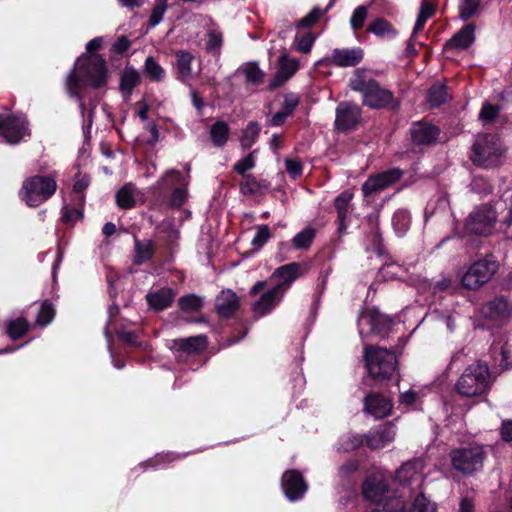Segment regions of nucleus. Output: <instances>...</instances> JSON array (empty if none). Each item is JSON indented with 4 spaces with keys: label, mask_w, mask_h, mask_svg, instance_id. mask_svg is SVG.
Wrapping results in <instances>:
<instances>
[{
    "label": "nucleus",
    "mask_w": 512,
    "mask_h": 512,
    "mask_svg": "<svg viewBox=\"0 0 512 512\" xmlns=\"http://www.w3.org/2000/svg\"><path fill=\"white\" fill-rule=\"evenodd\" d=\"M55 176L36 175L23 182L21 199L30 207H36L48 200L56 191Z\"/></svg>",
    "instance_id": "nucleus-7"
},
{
    "label": "nucleus",
    "mask_w": 512,
    "mask_h": 512,
    "mask_svg": "<svg viewBox=\"0 0 512 512\" xmlns=\"http://www.w3.org/2000/svg\"><path fill=\"white\" fill-rule=\"evenodd\" d=\"M447 99V90L446 86L442 84L433 85L428 92L427 101L430 107H438L443 104Z\"/></svg>",
    "instance_id": "nucleus-43"
},
{
    "label": "nucleus",
    "mask_w": 512,
    "mask_h": 512,
    "mask_svg": "<svg viewBox=\"0 0 512 512\" xmlns=\"http://www.w3.org/2000/svg\"><path fill=\"white\" fill-rule=\"evenodd\" d=\"M363 444V437L361 435L356 434H346L343 435L339 440V450L342 451H352L357 449Z\"/></svg>",
    "instance_id": "nucleus-49"
},
{
    "label": "nucleus",
    "mask_w": 512,
    "mask_h": 512,
    "mask_svg": "<svg viewBox=\"0 0 512 512\" xmlns=\"http://www.w3.org/2000/svg\"><path fill=\"white\" fill-rule=\"evenodd\" d=\"M303 273V266L300 263L293 262L277 268L272 274V279L277 281L276 284L283 285L285 293L291 283Z\"/></svg>",
    "instance_id": "nucleus-22"
},
{
    "label": "nucleus",
    "mask_w": 512,
    "mask_h": 512,
    "mask_svg": "<svg viewBox=\"0 0 512 512\" xmlns=\"http://www.w3.org/2000/svg\"><path fill=\"white\" fill-rule=\"evenodd\" d=\"M410 512H437V508L435 503L420 494L415 498Z\"/></svg>",
    "instance_id": "nucleus-51"
},
{
    "label": "nucleus",
    "mask_w": 512,
    "mask_h": 512,
    "mask_svg": "<svg viewBox=\"0 0 512 512\" xmlns=\"http://www.w3.org/2000/svg\"><path fill=\"white\" fill-rule=\"evenodd\" d=\"M330 7L331 4L324 10L320 7H314L305 17L299 20L297 23V28H309L313 26L319 20V18L328 11Z\"/></svg>",
    "instance_id": "nucleus-50"
},
{
    "label": "nucleus",
    "mask_w": 512,
    "mask_h": 512,
    "mask_svg": "<svg viewBox=\"0 0 512 512\" xmlns=\"http://www.w3.org/2000/svg\"><path fill=\"white\" fill-rule=\"evenodd\" d=\"M401 176L402 171L397 168L378 173L370 176L362 185L361 190L365 197L375 195L398 181Z\"/></svg>",
    "instance_id": "nucleus-14"
},
{
    "label": "nucleus",
    "mask_w": 512,
    "mask_h": 512,
    "mask_svg": "<svg viewBox=\"0 0 512 512\" xmlns=\"http://www.w3.org/2000/svg\"><path fill=\"white\" fill-rule=\"evenodd\" d=\"M175 298V293L171 288H161L152 290L146 295L147 303L150 308L161 311L171 305Z\"/></svg>",
    "instance_id": "nucleus-28"
},
{
    "label": "nucleus",
    "mask_w": 512,
    "mask_h": 512,
    "mask_svg": "<svg viewBox=\"0 0 512 512\" xmlns=\"http://www.w3.org/2000/svg\"><path fill=\"white\" fill-rule=\"evenodd\" d=\"M361 119V109L358 105L343 102L336 109L335 125L339 130L354 128Z\"/></svg>",
    "instance_id": "nucleus-18"
},
{
    "label": "nucleus",
    "mask_w": 512,
    "mask_h": 512,
    "mask_svg": "<svg viewBox=\"0 0 512 512\" xmlns=\"http://www.w3.org/2000/svg\"><path fill=\"white\" fill-rule=\"evenodd\" d=\"M187 186L176 187L169 199V205L172 207H180L186 201L187 198Z\"/></svg>",
    "instance_id": "nucleus-59"
},
{
    "label": "nucleus",
    "mask_w": 512,
    "mask_h": 512,
    "mask_svg": "<svg viewBox=\"0 0 512 512\" xmlns=\"http://www.w3.org/2000/svg\"><path fill=\"white\" fill-rule=\"evenodd\" d=\"M282 489L290 501H296L303 497L307 490V484L300 472L290 470L283 474Z\"/></svg>",
    "instance_id": "nucleus-17"
},
{
    "label": "nucleus",
    "mask_w": 512,
    "mask_h": 512,
    "mask_svg": "<svg viewBox=\"0 0 512 512\" xmlns=\"http://www.w3.org/2000/svg\"><path fill=\"white\" fill-rule=\"evenodd\" d=\"M154 251L151 240H135L134 245V263L141 265L151 259Z\"/></svg>",
    "instance_id": "nucleus-33"
},
{
    "label": "nucleus",
    "mask_w": 512,
    "mask_h": 512,
    "mask_svg": "<svg viewBox=\"0 0 512 512\" xmlns=\"http://www.w3.org/2000/svg\"><path fill=\"white\" fill-rule=\"evenodd\" d=\"M101 38H94L87 43L86 49L90 55L79 57L74 69L66 79V90L70 97L79 100L81 112H84L82 90L84 86L100 88L107 82V68L105 60L98 54H93L101 45Z\"/></svg>",
    "instance_id": "nucleus-1"
},
{
    "label": "nucleus",
    "mask_w": 512,
    "mask_h": 512,
    "mask_svg": "<svg viewBox=\"0 0 512 512\" xmlns=\"http://www.w3.org/2000/svg\"><path fill=\"white\" fill-rule=\"evenodd\" d=\"M242 72L248 83L252 85H259L263 81L264 73L254 63H249L242 68Z\"/></svg>",
    "instance_id": "nucleus-47"
},
{
    "label": "nucleus",
    "mask_w": 512,
    "mask_h": 512,
    "mask_svg": "<svg viewBox=\"0 0 512 512\" xmlns=\"http://www.w3.org/2000/svg\"><path fill=\"white\" fill-rule=\"evenodd\" d=\"M0 136L9 144H17L29 136L27 120L23 115L0 116Z\"/></svg>",
    "instance_id": "nucleus-11"
},
{
    "label": "nucleus",
    "mask_w": 512,
    "mask_h": 512,
    "mask_svg": "<svg viewBox=\"0 0 512 512\" xmlns=\"http://www.w3.org/2000/svg\"><path fill=\"white\" fill-rule=\"evenodd\" d=\"M499 113L498 106H492L489 103H485L480 111V119L485 122L493 121Z\"/></svg>",
    "instance_id": "nucleus-60"
},
{
    "label": "nucleus",
    "mask_w": 512,
    "mask_h": 512,
    "mask_svg": "<svg viewBox=\"0 0 512 512\" xmlns=\"http://www.w3.org/2000/svg\"><path fill=\"white\" fill-rule=\"evenodd\" d=\"M144 73L151 81L156 82L162 81L165 77L164 69L153 57L146 58Z\"/></svg>",
    "instance_id": "nucleus-40"
},
{
    "label": "nucleus",
    "mask_w": 512,
    "mask_h": 512,
    "mask_svg": "<svg viewBox=\"0 0 512 512\" xmlns=\"http://www.w3.org/2000/svg\"><path fill=\"white\" fill-rule=\"evenodd\" d=\"M485 453L480 445H469L453 449L450 459L453 468L463 474H473L483 466Z\"/></svg>",
    "instance_id": "nucleus-8"
},
{
    "label": "nucleus",
    "mask_w": 512,
    "mask_h": 512,
    "mask_svg": "<svg viewBox=\"0 0 512 512\" xmlns=\"http://www.w3.org/2000/svg\"><path fill=\"white\" fill-rule=\"evenodd\" d=\"M167 0H157L150 16V25L156 26L161 22L167 10Z\"/></svg>",
    "instance_id": "nucleus-55"
},
{
    "label": "nucleus",
    "mask_w": 512,
    "mask_h": 512,
    "mask_svg": "<svg viewBox=\"0 0 512 512\" xmlns=\"http://www.w3.org/2000/svg\"><path fill=\"white\" fill-rule=\"evenodd\" d=\"M434 11H435V7L431 2H429L427 0H424L422 2L420 11H419V14H418V17H417V20H416V23H415V26H414V29L412 32V36H416V34L423 29L426 21L430 17L433 16Z\"/></svg>",
    "instance_id": "nucleus-39"
},
{
    "label": "nucleus",
    "mask_w": 512,
    "mask_h": 512,
    "mask_svg": "<svg viewBox=\"0 0 512 512\" xmlns=\"http://www.w3.org/2000/svg\"><path fill=\"white\" fill-rule=\"evenodd\" d=\"M367 30L380 38H393L397 34L391 23L383 18L373 20Z\"/></svg>",
    "instance_id": "nucleus-34"
},
{
    "label": "nucleus",
    "mask_w": 512,
    "mask_h": 512,
    "mask_svg": "<svg viewBox=\"0 0 512 512\" xmlns=\"http://www.w3.org/2000/svg\"><path fill=\"white\" fill-rule=\"evenodd\" d=\"M260 133V126L256 122H249L242 132L240 144L243 149H249L256 142Z\"/></svg>",
    "instance_id": "nucleus-41"
},
{
    "label": "nucleus",
    "mask_w": 512,
    "mask_h": 512,
    "mask_svg": "<svg viewBox=\"0 0 512 512\" xmlns=\"http://www.w3.org/2000/svg\"><path fill=\"white\" fill-rule=\"evenodd\" d=\"M254 153L255 151L251 152L249 155L239 160L234 165V170L242 176L247 175L246 172L253 169L255 166L256 158L254 156Z\"/></svg>",
    "instance_id": "nucleus-56"
},
{
    "label": "nucleus",
    "mask_w": 512,
    "mask_h": 512,
    "mask_svg": "<svg viewBox=\"0 0 512 512\" xmlns=\"http://www.w3.org/2000/svg\"><path fill=\"white\" fill-rule=\"evenodd\" d=\"M418 395L413 390H408L400 395V404L410 407L416 403Z\"/></svg>",
    "instance_id": "nucleus-62"
},
{
    "label": "nucleus",
    "mask_w": 512,
    "mask_h": 512,
    "mask_svg": "<svg viewBox=\"0 0 512 512\" xmlns=\"http://www.w3.org/2000/svg\"><path fill=\"white\" fill-rule=\"evenodd\" d=\"M395 436V426L390 422H386L371 430L366 435V443L370 449L378 450L393 442Z\"/></svg>",
    "instance_id": "nucleus-16"
},
{
    "label": "nucleus",
    "mask_w": 512,
    "mask_h": 512,
    "mask_svg": "<svg viewBox=\"0 0 512 512\" xmlns=\"http://www.w3.org/2000/svg\"><path fill=\"white\" fill-rule=\"evenodd\" d=\"M368 10L366 6H358L352 13L350 25L354 31L361 29L366 21Z\"/></svg>",
    "instance_id": "nucleus-53"
},
{
    "label": "nucleus",
    "mask_w": 512,
    "mask_h": 512,
    "mask_svg": "<svg viewBox=\"0 0 512 512\" xmlns=\"http://www.w3.org/2000/svg\"><path fill=\"white\" fill-rule=\"evenodd\" d=\"M391 410V401L382 395L372 394L365 398V411L375 418L385 417Z\"/></svg>",
    "instance_id": "nucleus-25"
},
{
    "label": "nucleus",
    "mask_w": 512,
    "mask_h": 512,
    "mask_svg": "<svg viewBox=\"0 0 512 512\" xmlns=\"http://www.w3.org/2000/svg\"><path fill=\"white\" fill-rule=\"evenodd\" d=\"M175 346L185 352H199L206 348L207 338L204 335H198L175 340Z\"/></svg>",
    "instance_id": "nucleus-31"
},
{
    "label": "nucleus",
    "mask_w": 512,
    "mask_h": 512,
    "mask_svg": "<svg viewBox=\"0 0 512 512\" xmlns=\"http://www.w3.org/2000/svg\"><path fill=\"white\" fill-rule=\"evenodd\" d=\"M504 156V147L496 135H478L472 147V161L482 167L498 166Z\"/></svg>",
    "instance_id": "nucleus-5"
},
{
    "label": "nucleus",
    "mask_w": 512,
    "mask_h": 512,
    "mask_svg": "<svg viewBox=\"0 0 512 512\" xmlns=\"http://www.w3.org/2000/svg\"><path fill=\"white\" fill-rule=\"evenodd\" d=\"M139 195L136 187L128 183L116 194V202L120 208L129 209L135 205L136 197Z\"/></svg>",
    "instance_id": "nucleus-32"
},
{
    "label": "nucleus",
    "mask_w": 512,
    "mask_h": 512,
    "mask_svg": "<svg viewBox=\"0 0 512 512\" xmlns=\"http://www.w3.org/2000/svg\"><path fill=\"white\" fill-rule=\"evenodd\" d=\"M193 55L184 50L176 52V66L179 74L183 78H189L192 74Z\"/></svg>",
    "instance_id": "nucleus-36"
},
{
    "label": "nucleus",
    "mask_w": 512,
    "mask_h": 512,
    "mask_svg": "<svg viewBox=\"0 0 512 512\" xmlns=\"http://www.w3.org/2000/svg\"><path fill=\"white\" fill-rule=\"evenodd\" d=\"M496 219L497 213L490 205L477 207L465 221V233L487 236L492 233Z\"/></svg>",
    "instance_id": "nucleus-10"
},
{
    "label": "nucleus",
    "mask_w": 512,
    "mask_h": 512,
    "mask_svg": "<svg viewBox=\"0 0 512 512\" xmlns=\"http://www.w3.org/2000/svg\"><path fill=\"white\" fill-rule=\"evenodd\" d=\"M270 237L271 233L267 225L258 226L255 236L251 241V245L253 246L254 250L258 251L264 246Z\"/></svg>",
    "instance_id": "nucleus-52"
},
{
    "label": "nucleus",
    "mask_w": 512,
    "mask_h": 512,
    "mask_svg": "<svg viewBox=\"0 0 512 512\" xmlns=\"http://www.w3.org/2000/svg\"><path fill=\"white\" fill-rule=\"evenodd\" d=\"M474 31V25L467 24L445 43L444 48L446 50L467 49L474 42Z\"/></svg>",
    "instance_id": "nucleus-27"
},
{
    "label": "nucleus",
    "mask_w": 512,
    "mask_h": 512,
    "mask_svg": "<svg viewBox=\"0 0 512 512\" xmlns=\"http://www.w3.org/2000/svg\"><path fill=\"white\" fill-rule=\"evenodd\" d=\"M193 21L206 32V51L219 54L223 44V32L219 25L211 17L206 15H195Z\"/></svg>",
    "instance_id": "nucleus-12"
},
{
    "label": "nucleus",
    "mask_w": 512,
    "mask_h": 512,
    "mask_svg": "<svg viewBox=\"0 0 512 512\" xmlns=\"http://www.w3.org/2000/svg\"><path fill=\"white\" fill-rule=\"evenodd\" d=\"M53 317V307L48 303H43L37 316V324H39L40 326H46L52 321Z\"/></svg>",
    "instance_id": "nucleus-57"
},
{
    "label": "nucleus",
    "mask_w": 512,
    "mask_h": 512,
    "mask_svg": "<svg viewBox=\"0 0 512 512\" xmlns=\"http://www.w3.org/2000/svg\"><path fill=\"white\" fill-rule=\"evenodd\" d=\"M204 304L202 297L188 294L179 299V307L183 312L193 313L199 311Z\"/></svg>",
    "instance_id": "nucleus-42"
},
{
    "label": "nucleus",
    "mask_w": 512,
    "mask_h": 512,
    "mask_svg": "<svg viewBox=\"0 0 512 512\" xmlns=\"http://www.w3.org/2000/svg\"><path fill=\"white\" fill-rule=\"evenodd\" d=\"M387 319L374 308H367L358 318L359 334L380 333Z\"/></svg>",
    "instance_id": "nucleus-19"
},
{
    "label": "nucleus",
    "mask_w": 512,
    "mask_h": 512,
    "mask_svg": "<svg viewBox=\"0 0 512 512\" xmlns=\"http://www.w3.org/2000/svg\"><path fill=\"white\" fill-rule=\"evenodd\" d=\"M140 77L138 72L132 68H126L121 77V89L130 93L138 85Z\"/></svg>",
    "instance_id": "nucleus-45"
},
{
    "label": "nucleus",
    "mask_w": 512,
    "mask_h": 512,
    "mask_svg": "<svg viewBox=\"0 0 512 512\" xmlns=\"http://www.w3.org/2000/svg\"><path fill=\"white\" fill-rule=\"evenodd\" d=\"M501 436L506 442L512 441V420H506L502 422Z\"/></svg>",
    "instance_id": "nucleus-64"
},
{
    "label": "nucleus",
    "mask_w": 512,
    "mask_h": 512,
    "mask_svg": "<svg viewBox=\"0 0 512 512\" xmlns=\"http://www.w3.org/2000/svg\"><path fill=\"white\" fill-rule=\"evenodd\" d=\"M489 383L487 364L477 361L465 368L455 384V390L464 397L478 396L488 389Z\"/></svg>",
    "instance_id": "nucleus-4"
},
{
    "label": "nucleus",
    "mask_w": 512,
    "mask_h": 512,
    "mask_svg": "<svg viewBox=\"0 0 512 512\" xmlns=\"http://www.w3.org/2000/svg\"><path fill=\"white\" fill-rule=\"evenodd\" d=\"M425 461L423 459H414L404 463L396 472V479L402 486L419 488L424 480L423 470Z\"/></svg>",
    "instance_id": "nucleus-13"
},
{
    "label": "nucleus",
    "mask_w": 512,
    "mask_h": 512,
    "mask_svg": "<svg viewBox=\"0 0 512 512\" xmlns=\"http://www.w3.org/2000/svg\"><path fill=\"white\" fill-rule=\"evenodd\" d=\"M353 193L345 190L340 193L334 200V206L337 212V230L340 235L346 233L350 224L351 214L354 210L352 204Z\"/></svg>",
    "instance_id": "nucleus-15"
},
{
    "label": "nucleus",
    "mask_w": 512,
    "mask_h": 512,
    "mask_svg": "<svg viewBox=\"0 0 512 512\" xmlns=\"http://www.w3.org/2000/svg\"><path fill=\"white\" fill-rule=\"evenodd\" d=\"M28 323L24 318H18L8 323L7 333L12 339H18L28 331Z\"/></svg>",
    "instance_id": "nucleus-46"
},
{
    "label": "nucleus",
    "mask_w": 512,
    "mask_h": 512,
    "mask_svg": "<svg viewBox=\"0 0 512 512\" xmlns=\"http://www.w3.org/2000/svg\"><path fill=\"white\" fill-rule=\"evenodd\" d=\"M299 69V61L295 58H290L288 55H282L279 60V68L272 83L271 88L282 85L290 77H292Z\"/></svg>",
    "instance_id": "nucleus-24"
},
{
    "label": "nucleus",
    "mask_w": 512,
    "mask_h": 512,
    "mask_svg": "<svg viewBox=\"0 0 512 512\" xmlns=\"http://www.w3.org/2000/svg\"><path fill=\"white\" fill-rule=\"evenodd\" d=\"M229 135V127L224 121H217L210 129V136L213 144L222 147L226 144Z\"/></svg>",
    "instance_id": "nucleus-37"
},
{
    "label": "nucleus",
    "mask_w": 512,
    "mask_h": 512,
    "mask_svg": "<svg viewBox=\"0 0 512 512\" xmlns=\"http://www.w3.org/2000/svg\"><path fill=\"white\" fill-rule=\"evenodd\" d=\"M316 36L311 31L297 32L293 47L300 53L307 54L315 42Z\"/></svg>",
    "instance_id": "nucleus-35"
},
{
    "label": "nucleus",
    "mask_w": 512,
    "mask_h": 512,
    "mask_svg": "<svg viewBox=\"0 0 512 512\" xmlns=\"http://www.w3.org/2000/svg\"><path fill=\"white\" fill-rule=\"evenodd\" d=\"M363 495L366 499L375 502L372 512H404L405 501L403 496H392L387 491V484L381 473L369 476L363 483Z\"/></svg>",
    "instance_id": "nucleus-2"
},
{
    "label": "nucleus",
    "mask_w": 512,
    "mask_h": 512,
    "mask_svg": "<svg viewBox=\"0 0 512 512\" xmlns=\"http://www.w3.org/2000/svg\"><path fill=\"white\" fill-rule=\"evenodd\" d=\"M498 264L492 257L474 262L462 275L463 287L474 290L487 283L497 271Z\"/></svg>",
    "instance_id": "nucleus-9"
},
{
    "label": "nucleus",
    "mask_w": 512,
    "mask_h": 512,
    "mask_svg": "<svg viewBox=\"0 0 512 512\" xmlns=\"http://www.w3.org/2000/svg\"><path fill=\"white\" fill-rule=\"evenodd\" d=\"M215 307L221 317H230L239 307V299L232 290H223L216 297Z\"/></svg>",
    "instance_id": "nucleus-26"
},
{
    "label": "nucleus",
    "mask_w": 512,
    "mask_h": 512,
    "mask_svg": "<svg viewBox=\"0 0 512 512\" xmlns=\"http://www.w3.org/2000/svg\"><path fill=\"white\" fill-rule=\"evenodd\" d=\"M187 185L188 177L183 176L180 171L175 169L166 171V173L157 182V188L159 190H166L170 188L175 189L176 187Z\"/></svg>",
    "instance_id": "nucleus-30"
},
{
    "label": "nucleus",
    "mask_w": 512,
    "mask_h": 512,
    "mask_svg": "<svg viewBox=\"0 0 512 512\" xmlns=\"http://www.w3.org/2000/svg\"><path fill=\"white\" fill-rule=\"evenodd\" d=\"M90 184V178L87 175H82L77 178L74 183L73 189L76 193H82Z\"/></svg>",
    "instance_id": "nucleus-63"
},
{
    "label": "nucleus",
    "mask_w": 512,
    "mask_h": 512,
    "mask_svg": "<svg viewBox=\"0 0 512 512\" xmlns=\"http://www.w3.org/2000/svg\"><path fill=\"white\" fill-rule=\"evenodd\" d=\"M438 135V128L427 123H417L411 129L412 139L419 145L432 143Z\"/></svg>",
    "instance_id": "nucleus-29"
},
{
    "label": "nucleus",
    "mask_w": 512,
    "mask_h": 512,
    "mask_svg": "<svg viewBox=\"0 0 512 512\" xmlns=\"http://www.w3.org/2000/svg\"><path fill=\"white\" fill-rule=\"evenodd\" d=\"M482 0H460L459 16L462 20H468L474 16L481 4Z\"/></svg>",
    "instance_id": "nucleus-48"
},
{
    "label": "nucleus",
    "mask_w": 512,
    "mask_h": 512,
    "mask_svg": "<svg viewBox=\"0 0 512 512\" xmlns=\"http://www.w3.org/2000/svg\"><path fill=\"white\" fill-rule=\"evenodd\" d=\"M315 237V230L311 227H306L299 233H297L293 240V246L296 249H307Z\"/></svg>",
    "instance_id": "nucleus-44"
},
{
    "label": "nucleus",
    "mask_w": 512,
    "mask_h": 512,
    "mask_svg": "<svg viewBox=\"0 0 512 512\" xmlns=\"http://www.w3.org/2000/svg\"><path fill=\"white\" fill-rule=\"evenodd\" d=\"M260 189V184L252 175H244L240 182V190L245 195H253Z\"/></svg>",
    "instance_id": "nucleus-54"
},
{
    "label": "nucleus",
    "mask_w": 512,
    "mask_h": 512,
    "mask_svg": "<svg viewBox=\"0 0 512 512\" xmlns=\"http://www.w3.org/2000/svg\"><path fill=\"white\" fill-rule=\"evenodd\" d=\"M364 357L367 370L374 379L385 380L395 374L397 358L393 352L379 347H365Z\"/></svg>",
    "instance_id": "nucleus-6"
},
{
    "label": "nucleus",
    "mask_w": 512,
    "mask_h": 512,
    "mask_svg": "<svg viewBox=\"0 0 512 512\" xmlns=\"http://www.w3.org/2000/svg\"><path fill=\"white\" fill-rule=\"evenodd\" d=\"M363 59L361 48L334 49L327 61L339 67L356 66Z\"/></svg>",
    "instance_id": "nucleus-21"
},
{
    "label": "nucleus",
    "mask_w": 512,
    "mask_h": 512,
    "mask_svg": "<svg viewBox=\"0 0 512 512\" xmlns=\"http://www.w3.org/2000/svg\"><path fill=\"white\" fill-rule=\"evenodd\" d=\"M349 86L352 90L362 93L363 104L370 108L396 109L399 106L390 91L381 88L376 81L368 79L365 72L360 69L354 72Z\"/></svg>",
    "instance_id": "nucleus-3"
},
{
    "label": "nucleus",
    "mask_w": 512,
    "mask_h": 512,
    "mask_svg": "<svg viewBox=\"0 0 512 512\" xmlns=\"http://www.w3.org/2000/svg\"><path fill=\"white\" fill-rule=\"evenodd\" d=\"M481 313L491 321L501 322L510 315L509 303L503 297L495 298L482 307Z\"/></svg>",
    "instance_id": "nucleus-23"
},
{
    "label": "nucleus",
    "mask_w": 512,
    "mask_h": 512,
    "mask_svg": "<svg viewBox=\"0 0 512 512\" xmlns=\"http://www.w3.org/2000/svg\"><path fill=\"white\" fill-rule=\"evenodd\" d=\"M298 104H299V98L297 95H295L293 93L286 94L284 96L282 110H284L285 112H287L291 115L293 113V111L295 110V108L298 106Z\"/></svg>",
    "instance_id": "nucleus-61"
},
{
    "label": "nucleus",
    "mask_w": 512,
    "mask_h": 512,
    "mask_svg": "<svg viewBox=\"0 0 512 512\" xmlns=\"http://www.w3.org/2000/svg\"><path fill=\"white\" fill-rule=\"evenodd\" d=\"M285 168L288 174L294 179L300 177L303 172V165L301 161L295 158H286Z\"/></svg>",
    "instance_id": "nucleus-58"
},
{
    "label": "nucleus",
    "mask_w": 512,
    "mask_h": 512,
    "mask_svg": "<svg viewBox=\"0 0 512 512\" xmlns=\"http://www.w3.org/2000/svg\"><path fill=\"white\" fill-rule=\"evenodd\" d=\"M411 224V217L408 211L398 210L392 218V225L394 231L398 236H403L409 230Z\"/></svg>",
    "instance_id": "nucleus-38"
},
{
    "label": "nucleus",
    "mask_w": 512,
    "mask_h": 512,
    "mask_svg": "<svg viewBox=\"0 0 512 512\" xmlns=\"http://www.w3.org/2000/svg\"><path fill=\"white\" fill-rule=\"evenodd\" d=\"M284 288L282 284H276L272 289L266 291L253 305V311L258 316L270 312L282 299Z\"/></svg>",
    "instance_id": "nucleus-20"
}]
</instances>
